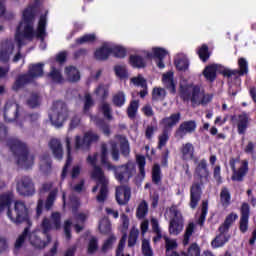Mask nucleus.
<instances>
[{"mask_svg":"<svg viewBox=\"0 0 256 256\" xmlns=\"http://www.w3.org/2000/svg\"><path fill=\"white\" fill-rule=\"evenodd\" d=\"M33 23H35V8L28 7L23 12V18L17 27L15 34V41L18 46L25 45V39L31 41L34 37L43 41L47 37V14L40 16L36 30L33 29Z\"/></svg>","mask_w":256,"mask_h":256,"instance_id":"obj_1","label":"nucleus"},{"mask_svg":"<svg viewBox=\"0 0 256 256\" xmlns=\"http://www.w3.org/2000/svg\"><path fill=\"white\" fill-rule=\"evenodd\" d=\"M209 167L205 158L201 159L194 170V181L190 186V208L197 209L201 196L203 195V186L209 183Z\"/></svg>","mask_w":256,"mask_h":256,"instance_id":"obj_2","label":"nucleus"},{"mask_svg":"<svg viewBox=\"0 0 256 256\" xmlns=\"http://www.w3.org/2000/svg\"><path fill=\"white\" fill-rule=\"evenodd\" d=\"M7 145L12 151L17 165L23 169H30L35 163V156L29 152L27 144L17 138H10Z\"/></svg>","mask_w":256,"mask_h":256,"instance_id":"obj_3","label":"nucleus"},{"mask_svg":"<svg viewBox=\"0 0 256 256\" xmlns=\"http://www.w3.org/2000/svg\"><path fill=\"white\" fill-rule=\"evenodd\" d=\"M91 175L92 178L97 181V185L92 189V192L96 193L97 189H99V185H101L99 195L96 197V199L98 203H105L107 200V185L109 180L106 179L105 174H103V170L98 166L93 168Z\"/></svg>","mask_w":256,"mask_h":256,"instance_id":"obj_4","label":"nucleus"},{"mask_svg":"<svg viewBox=\"0 0 256 256\" xmlns=\"http://www.w3.org/2000/svg\"><path fill=\"white\" fill-rule=\"evenodd\" d=\"M45 64L38 63V64H32L29 67L28 74L19 76L18 79L15 81L14 85L12 86V89L14 91H19L23 85H26V83H31L33 79H37V77H43V67Z\"/></svg>","mask_w":256,"mask_h":256,"instance_id":"obj_5","label":"nucleus"},{"mask_svg":"<svg viewBox=\"0 0 256 256\" xmlns=\"http://www.w3.org/2000/svg\"><path fill=\"white\" fill-rule=\"evenodd\" d=\"M69 116V110L67 109V104L63 101H56L53 103L52 110L49 114L52 125L55 127H63V123Z\"/></svg>","mask_w":256,"mask_h":256,"instance_id":"obj_6","label":"nucleus"},{"mask_svg":"<svg viewBox=\"0 0 256 256\" xmlns=\"http://www.w3.org/2000/svg\"><path fill=\"white\" fill-rule=\"evenodd\" d=\"M7 216L12 220V223H26L27 225H31L29 209L23 201H16L14 203V213L8 209Z\"/></svg>","mask_w":256,"mask_h":256,"instance_id":"obj_7","label":"nucleus"},{"mask_svg":"<svg viewBox=\"0 0 256 256\" xmlns=\"http://www.w3.org/2000/svg\"><path fill=\"white\" fill-rule=\"evenodd\" d=\"M51 226H45L43 232L34 231L29 234V241L31 245L36 247L37 249H45L49 243H51V236H49V230Z\"/></svg>","mask_w":256,"mask_h":256,"instance_id":"obj_8","label":"nucleus"},{"mask_svg":"<svg viewBox=\"0 0 256 256\" xmlns=\"http://www.w3.org/2000/svg\"><path fill=\"white\" fill-rule=\"evenodd\" d=\"M237 163H239V158H230L229 165L232 171L231 180L241 183L245 179L247 173H249V162L247 160H244L238 170L236 166Z\"/></svg>","mask_w":256,"mask_h":256,"instance_id":"obj_9","label":"nucleus"},{"mask_svg":"<svg viewBox=\"0 0 256 256\" xmlns=\"http://www.w3.org/2000/svg\"><path fill=\"white\" fill-rule=\"evenodd\" d=\"M238 67L239 70L234 69L231 70L229 68H224L222 70H220V75H223V77H227L228 79H230V77H245V75H247V73H249V63L247 62V60L245 58H239L238 59Z\"/></svg>","mask_w":256,"mask_h":256,"instance_id":"obj_10","label":"nucleus"},{"mask_svg":"<svg viewBox=\"0 0 256 256\" xmlns=\"http://www.w3.org/2000/svg\"><path fill=\"white\" fill-rule=\"evenodd\" d=\"M16 191L19 195L24 197H29V195H33L35 193V183H33V179L28 176H23L17 180Z\"/></svg>","mask_w":256,"mask_h":256,"instance_id":"obj_11","label":"nucleus"},{"mask_svg":"<svg viewBox=\"0 0 256 256\" xmlns=\"http://www.w3.org/2000/svg\"><path fill=\"white\" fill-rule=\"evenodd\" d=\"M3 117L6 123H13L19 118V104L13 100L6 102L3 110Z\"/></svg>","mask_w":256,"mask_h":256,"instance_id":"obj_12","label":"nucleus"},{"mask_svg":"<svg viewBox=\"0 0 256 256\" xmlns=\"http://www.w3.org/2000/svg\"><path fill=\"white\" fill-rule=\"evenodd\" d=\"M230 227V225H221L218 228L219 235H217L211 242L213 249H219V247H223V245H225V243L231 239V235L229 234Z\"/></svg>","mask_w":256,"mask_h":256,"instance_id":"obj_13","label":"nucleus"},{"mask_svg":"<svg viewBox=\"0 0 256 256\" xmlns=\"http://www.w3.org/2000/svg\"><path fill=\"white\" fill-rule=\"evenodd\" d=\"M197 129V122L195 120H188L182 122L174 133L176 139H185L187 134L195 133Z\"/></svg>","mask_w":256,"mask_h":256,"instance_id":"obj_14","label":"nucleus"},{"mask_svg":"<svg viewBox=\"0 0 256 256\" xmlns=\"http://www.w3.org/2000/svg\"><path fill=\"white\" fill-rule=\"evenodd\" d=\"M136 163L138 166L139 174L136 175L133 179V183L136 187H141L143 181H145L146 172H145V165H147V160L143 155L136 156Z\"/></svg>","mask_w":256,"mask_h":256,"instance_id":"obj_15","label":"nucleus"},{"mask_svg":"<svg viewBox=\"0 0 256 256\" xmlns=\"http://www.w3.org/2000/svg\"><path fill=\"white\" fill-rule=\"evenodd\" d=\"M181 121V113H173L168 117H164L160 120L159 125L162 127V131H166L171 133L173 131V127L177 125Z\"/></svg>","mask_w":256,"mask_h":256,"instance_id":"obj_16","label":"nucleus"},{"mask_svg":"<svg viewBox=\"0 0 256 256\" xmlns=\"http://www.w3.org/2000/svg\"><path fill=\"white\" fill-rule=\"evenodd\" d=\"M166 219H169V225H183L185 220L183 219V214L177 208V206L172 205L165 213Z\"/></svg>","mask_w":256,"mask_h":256,"instance_id":"obj_17","label":"nucleus"},{"mask_svg":"<svg viewBox=\"0 0 256 256\" xmlns=\"http://www.w3.org/2000/svg\"><path fill=\"white\" fill-rule=\"evenodd\" d=\"M15 45L12 40H5L0 45V61L1 63H7L11 55H13V50Z\"/></svg>","mask_w":256,"mask_h":256,"instance_id":"obj_18","label":"nucleus"},{"mask_svg":"<svg viewBox=\"0 0 256 256\" xmlns=\"http://www.w3.org/2000/svg\"><path fill=\"white\" fill-rule=\"evenodd\" d=\"M236 125L238 135H245L247 129H249V114L246 112L239 114L236 119Z\"/></svg>","mask_w":256,"mask_h":256,"instance_id":"obj_19","label":"nucleus"},{"mask_svg":"<svg viewBox=\"0 0 256 256\" xmlns=\"http://www.w3.org/2000/svg\"><path fill=\"white\" fill-rule=\"evenodd\" d=\"M49 147L55 159H58V161H61V159H63V145L61 144V140L57 138H53L49 142Z\"/></svg>","mask_w":256,"mask_h":256,"instance_id":"obj_20","label":"nucleus"},{"mask_svg":"<svg viewBox=\"0 0 256 256\" xmlns=\"http://www.w3.org/2000/svg\"><path fill=\"white\" fill-rule=\"evenodd\" d=\"M162 83L166 89L169 90V93L175 95L177 93V86L175 85V80L173 79V72H167L162 76Z\"/></svg>","mask_w":256,"mask_h":256,"instance_id":"obj_21","label":"nucleus"},{"mask_svg":"<svg viewBox=\"0 0 256 256\" xmlns=\"http://www.w3.org/2000/svg\"><path fill=\"white\" fill-rule=\"evenodd\" d=\"M180 153L182 155V161H191V159L195 157V147L191 142H187L186 144L182 145Z\"/></svg>","mask_w":256,"mask_h":256,"instance_id":"obj_22","label":"nucleus"},{"mask_svg":"<svg viewBox=\"0 0 256 256\" xmlns=\"http://www.w3.org/2000/svg\"><path fill=\"white\" fill-rule=\"evenodd\" d=\"M116 201L119 205H127L129 201V188L127 186L116 188Z\"/></svg>","mask_w":256,"mask_h":256,"instance_id":"obj_23","label":"nucleus"},{"mask_svg":"<svg viewBox=\"0 0 256 256\" xmlns=\"http://www.w3.org/2000/svg\"><path fill=\"white\" fill-rule=\"evenodd\" d=\"M14 199L15 196L13 195V192H6L0 195V213H3L7 208L9 209Z\"/></svg>","mask_w":256,"mask_h":256,"instance_id":"obj_24","label":"nucleus"},{"mask_svg":"<svg viewBox=\"0 0 256 256\" xmlns=\"http://www.w3.org/2000/svg\"><path fill=\"white\" fill-rule=\"evenodd\" d=\"M129 63L133 69H145L147 67V61L141 55H130L129 56Z\"/></svg>","mask_w":256,"mask_h":256,"instance_id":"obj_25","label":"nucleus"},{"mask_svg":"<svg viewBox=\"0 0 256 256\" xmlns=\"http://www.w3.org/2000/svg\"><path fill=\"white\" fill-rule=\"evenodd\" d=\"M65 75H66V79L70 83H77V81L81 80V73L74 66L66 67L65 68Z\"/></svg>","mask_w":256,"mask_h":256,"instance_id":"obj_26","label":"nucleus"},{"mask_svg":"<svg viewBox=\"0 0 256 256\" xmlns=\"http://www.w3.org/2000/svg\"><path fill=\"white\" fill-rule=\"evenodd\" d=\"M217 64L208 65L203 70V76L209 83H215L217 79Z\"/></svg>","mask_w":256,"mask_h":256,"instance_id":"obj_27","label":"nucleus"},{"mask_svg":"<svg viewBox=\"0 0 256 256\" xmlns=\"http://www.w3.org/2000/svg\"><path fill=\"white\" fill-rule=\"evenodd\" d=\"M240 215L239 225H249V216L251 215V207L249 206V203H242L240 208Z\"/></svg>","mask_w":256,"mask_h":256,"instance_id":"obj_28","label":"nucleus"},{"mask_svg":"<svg viewBox=\"0 0 256 256\" xmlns=\"http://www.w3.org/2000/svg\"><path fill=\"white\" fill-rule=\"evenodd\" d=\"M115 177L120 183H127V181H129V167L124 165L117 168L115 171Z\"/></svg>","mask_w":256,"mask_h":256,"instance_id":"obj_29","label":"nucleus"},{"mask_svg":"<svg viewBox=\"0 0 256 256\" xmlns=\"http://www.w3.org/2000/svg\"><path fill=\"white\" fill-rule=\"evenodd\" d=\"M64 143L66 144L68 158H67L66 164L62 171V179H65V177L67 176V167H69V165H71V163H73V158L71 157V137L66 136Z\"/></svg>","mask_w":256,"mask_h":256,"instance_id":"obj_30","label":"nucleus"},{"mask_svg":"<svg viewBox=\"0 0 256 256\" xmlns=\"http://www.w3.org/2000/svg\"><path fill=\"white\" fill-rule=\"evenodd\" d=\"M167 50L165 48H158L154 50L156 59V65L158 69H165V62L163 61L167 57Z\"/></svg>","mask_w":256,"mask_h":256,"instance_id":"obj_31","label":"nucleus"},{"mask_svg":"<svg viewBox=\"0 0 256 256\" xmlns=\"http://www.w3.org/2000/svg\"><path fill=\"white\" fill-rule=\"evenodd\" d=\"M162 180L163 174L161 173V165L155 163L152 166V183H154V185H161Z\"/></svg>","mask_w":256,"mask_h":256,"instance_id":"obj_32","label":"nucleus"},{"mask_svg":"<svg viewBox=\"0 0 256 256\" xmlns=\"http://www.w3.org/2000/svg\"><path fill=\"white\" fill-rule=\"evenodd\" d=\"M111 55V48L109 45H104L103 47L95 51V58L98 61H105Z\"/></svg>","mask_w":256,"mask_h":256,"instance_id":"obj_33","label":"nucleus"},{"mask_svg":"<svg viewBox=\"0 0 256 256\" xmlns=\"http://www.w3.org/2000/svg\"><path fill=\"white\" fill-rule=\"evenodd\" d=\"M196 53L203 63H207L211 57V52L209 51V46L207 44H202L200 47H198Z\"/></svg>","mask_w":256,"mask_h":256,"instance_id":"obj_34","label":"nucleus"},{"mask_svg":"<svg viewBox=\"0 0 256 256\" xmlns=\"http://www.w3.org/2000/svg\"><path fill=\"white\" fill-rule=\"evenodd\" d=\"M220 203L222 207H229V205H231V192H229V188L223 187L221 189Z\"/></svg>","mask_w":256,"mask_h":256,"instance_id":"obj_35","label":"nucleus"},{"mask_svg":"<svg viewBox=\"0 0 256 256\" xmlns=\"http://www.w3.org/2000/svg\"><path fill=\"white\" fill-rule=\"evenodd\" d=\"M149 213V204H147V201L143 200L136 210V217L137 219H145L147 217V214Z\"/></svg>","mask_w":256,"mask_h":256,"instance_id":"obj_36","label":"nucleus"},{"mask_svg":"<svg viewBox=\"0 0 256 256\" xmlns=\"http://www.w3.org/2000/svg\"><path fill=\"white\" fill-rule=\"evenodd\" d=\"M49 79L53 81V83H63V75L61 71L57 68L52 67L50 73L48 74Z\"/></svg>","mask_w":256,"mask_h":256,"instance_id":"obj_37","label":"nucleus"},{"mask_svg":"<svg viewBox=\"0 0 256 256\" xmlns=\"http://www.w3.org/2000/svg\"><path fill=\"white\" fill-rule=\"evenodd\" d=\"M84 138L89 149L91 147V144L97 143V141H99V134L93 132V130H89L84 134Z\"/></svg>","mask_w":256,"mask_h":256,"instance_id":"obj_38","label":"nucleus"},{"mask_svg":"<svg viewBox=\"0 0 256 256\" xmlns=\"http://www.w3.org/2000/svg\"><path fill=\"white\" fill-rule=\"evenodd\" d=\"M26 103L31 109H35L41 105V96L37 93H32Z\"/></svg>","mask_w":256,"mask_h":256,"instance_id":"obj_39","label":"nucleus"},{"mask_svg":"<svg viewBox=\"0 0 256 256\" xmlns=\"http://www.w3.org/2000/svg\"><path fill=\"white\" fill-rule=\"evenodd\" d=\"M209 212V202L203 201L201 207V214L197 219V225H203L205 223V219L207 217V213Z\"/></svg>","mask_w":256,"mask_h":256,"instance_id":"obj_40","label":"nucleus"},{"mask_svg":"<svg viewBox=\"0 0 256 256\" xmlns=\"http://www.w3.org/2000/svg\"><path fill=\"white\" fill-rule=\"evenodd\" d=\"M167 96V92L163 88H154L152 90V100L153 101H164Z\"/></svg>","mask_w":256,"mask_h":256,"instance_id":"obj_41","label":"nucleus"},{"mask_svg":"<svg viewBox=\"0 0 256 256\" xmlns=\"http://www.w3.org/2000/svg\"><path fill=\"white\" fill-rule=\"evenodd\" d=\"M183 256H201V248L197 243H192L187 252H181Z\"/></svg>","mask_w":256,"mask_h":256,"instance_id":"obj_42","label":"nucleus"},{"mask_svg":"<svg viewBox=\"0 0 256 256\" xmlns=\"http://www.w3.org/2000/svg\"><path fill=\"white\" fill-rule=\"evenodd\" d=\"M74 141L76 150L82 149V151H87L89 149V146L85 140V136L82 138L80 135H76Z\"/></svg>","mask_w":256,"mask_h":256,"instance_id":"obj_43","label":"nucleus"},{"mask_svg":"<svg viewBox=\"0 0 256 256\" xmlns=\"http://www.w3.org/2000/svg\"><path fill=\"white\" fill-rule=\"evenodd\" d=\"M171 132H167L165 130H162V133L158 136V145L157 149L161 150L167 143L169 142V134Z\"/></svg>","mask_w":256,"mask_h":256,"instance_id":"obj_44","label":"nucleus"},{"mask_svg":"<svg viewBox=\"0 0 256 256\" xmlns=\"http://www.w3.org/2000/svg\"><path fill=\"white\" fill-rule=\"evenodd\" d=\"M111 53H113L114 57H118V59H123L125 55H127V50L123 48L122 46H110Z\"/></svg>","mask_w":256,"mask_h":256,"instance_id":"obj_45","label":"nucleus"},{"mask_svg":"<svg viewBox=\"0 0 256 256\" xmlns=\"http://www.w3.org/2000/svg\"><path fill=\"white\" fill-rule=\"evenodd\" d=\"M157 131H159V127L157 126V124H149L145 130V138L148 141H151Z\"/></svg>","mask_w":256,"mask_h":256,"instance_id":"obj_46","label":"nucleus"},{"mask_svg":"<svg viewBox=\"0 0 256 256\" xmlns=\"http://www.w3.org/2000/svg\"><path fill=\"white\" fill-rule=\"evenodd\" d=\"M139 100H132L129 105V118L135 119L137 112L139 111Z\"/></svg>","mask_w":256,"mask_h":256,"instance_id":"obj_47","label":"nucleus"},{"mask_svg":"<svg viewBox=\"0 0 256 256\" xmlns=\"http://www.w3.org/2000/svg\"><path fill=\"white\" fill-rule=\"evenodd\" d=\"M177 247H179V245L177 244V240H171L169 238L165 239V254L169 255V253H173V251H175V249H177Z\"/></svg>","mask_w":256,"mask_h":256,"instance_id":"obj_48","label":"nucleus"},{"mask_svg":"<svg viewBox=\"0 0 256 256\" xmlns=\"http://www.w3.org/2000/svg\"><path fill=\"white\" fill-rule=\"evenodd\" d=\"M27 235H29V228H25L24 232L18 237L15 242V251H19L21 247H23V243H25V239H27Z\"/></svg>","mask_w":256,"mask_h":256,"instance_id":"obj_49","label":"nucleus"},{"mask_svg":"<svg viewBox=\"0 0 256 256\" xmlns=\"http://www.w3.org/2000/svg\"><path fill=\"white\" fill-rule=\"evenodd\" d=\"M99 249V242L96 237H91L88 243V254L93 255Z\"/></svg>","mask_w":256,"mask_h":256,"instance_id":"obj_50","label":"nucleus"},{"mask_svg":"<svg viewBox=\"0 0 256 256\" xmlns=\"http://www.w3.org/2000/svg\"><path fill=\"white\" fill-rule=\"evenodd\" d=\"M175 66L178 71H187L189 69V60L186 58H178L175 60Z\"/></svg>","mask_w":256,"mask_h":256,"instance_id":"obj_51","label":"nucleus"},{"mask_svg":"<svg viewBox=\"0 0 256 256\" xmlns=\"http://www.w3.org/2000/svg\"><path fill=\"white\" fill-rule=\"evenodd\" d=\"M115 241H117V237H115V235H113V234H110V236L108 237V239L104 242V244L102 246L103 253H107V251H109V249H112Z\"/></svg>","mask_w":256,"mask_h":256,"instance_id":"obj_52","label":"nucleus"},{"mask_svg":"<svg viewBox=\"0 0 256 256\" xmlns=\"http://www.w3.org/2000/svg\"><path fill=\"white\" fill-rule=\"evenodd\" d=\"M142 254L144 256H153V249L151 248V242L147 239L142 240Z\"/></svg>","mask_w":256,"mask_h":256,"instance_id":"obj_53","label":"nucleus"},{"mask_svg":"<svg viewBox=\"0 0 256 256\" xmlns=\"http://www.w3.org/2000/svg\"><path fill=\"white\" fill-rule=\"evenodd\" d=\"M95 34H86L76 40V45H83L85 43H93L95 42Z\"/></svg>","mask_w":256,"mask_h":256,"instance_id":"obj_54","label":"nucleus"},{"mask_svg":"<svg viewBox=\"0 0 256 256\" xmlns=\"http://www.w3.org/2000/svg\"><path fill=\"white\" fill-rule=\"evenodd\" d=\"M116 140L118 141V143H120V147H121L122 153L124 155H128L127 151H129V143L127 141V138L123 137V136H117Z\"/></svg>","mask_w":256,"mask_h":256,"instance_id":"obj_55","label":"nucleus"},{"mask_svg":"<svg viewBox=\"0 0 256 256\" xmlns=\"http://www.w3.org/2000/svg\"><path fill=\"white\" fill-rule=\"evenodd\" d=\"M55 197H57V189L52 190L46 200L45 209H47V211L53 207V203H55Z\"/></svg>","mask_w":256,"mask_h":256,"instance_id":"obj_56","label":"nucleus"},{"mask_svg":"<svg viewBox=\"0 0 256 256\" xmlns=\"http://www.w3.org/2000/svg\"><path fill=\"white\" fill-rule=\"evenodd\" d=\"M127 241V233H124L122 238L119 241L118 248L116 250V256H125L123 250L125 249V243ZM129 256V255H127Z\"/></svg>","mask_w":256,"mask_h":256,"instance_id":"obj_57","label":"nucleus"},{"mask_svg":"<svg viewBox=\"0 0 256 256\" xmlns=\"http://www.w3.org/2000/svg\"><path fill=\"white\" fill-rule=\"evenodd\" d=\"M130 81L136 87H146V85H147V80H145V78H143V76H141V74H139L137 77L131 78Z\"/></svg>","mask_w":256,"mask_h":256,"instance_id":"obj_58","label":"nucleus"},{"mask_svg":"<svg viewBox=\"0 0 256 256\" xmlns=\"http://www.w3.org/2000/svg\"><path fill=\"white\" fill-rule=\"evenodd\" d=\"M95 95L101 97V99H105L109 95V90L105 85H99L95 90Z\"/></svg>","mask_w":256,"mask_h":256,"instance_id":"obj_59","label":"nucleus"},{"mask_svg":"<svg viewBox=\"0 0 256 256\" xmlns=\"http://www.w3.org/2000/svg\"><path fill=\"white\" fill-rule=\"evenodd\" d=\"M193 231H195L194 225H189L186 228L184 239H183V245H189V239H191V235H193Z\"/></svg>","mask_w":256,"mask_h":256,"instance_id":"obj_60","label":"nucleus"},{"mask_svg":"<svg viewBox=\"0 0 256 256\" xmlns=\"http://www.w3.org/2000/svg\"><path fill=\"white\" fill-rule=\"evenodd\" d=\"M200 93H201V88H199L198 86H194L190 96L191 103H194V104L198 103Z\"/></svg>","mask_w":256,"mask_h":256,"instance_id":"obj_61","label":"nucleus"},{"mask_svg":"<svg viewBox=\"0 0 256 256\" xmlns=\"http://www.w3.org/2000/svg\"><path fill=\"white\" fill-rule=\"evenodd\" d=\"M139 238V230H131L129 233V247H134Z\"/></svg>","mask_w":256,"mask_h":256,"instance_id":"obj_62","label":"nucleus"},{"mask_svg":"<svg viewBox=\"0 0 256 256\" xmlns=\"http://www.w3.org/2000/svg\"><path fill=\"white\" fill-rule=\"evenodd\" d=\"M93 107V98H91V94H85L84 96V113H88L89 109Z\"/></svg>","mask_w":256,"mask_h":256,"instance_id":"obj_63","label":"nucleus"},{"mask_svg":"<svg viewBox=\"0 0 256 256\" xmlns=\"http://www.w3.org/2000/svg\"><path fill=\"white\" fill-rule=\"evenodd\" d=\"M238 219H239V215H237V213L235 212H231L226 216V219L223 225H233L235 221H237Z\"/></svg>","mask_w":256,"mask_h":256,"instance_id":"obj_64","label":"nucleus"}]
</instances>
